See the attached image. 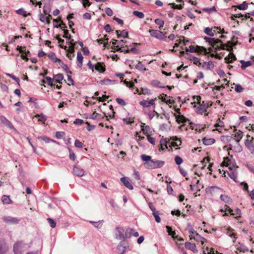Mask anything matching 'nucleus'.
<instances>
[{
	"mask_svg": "<svg viewBox=\"0 0 254 254\" xmlns=\"http://www.w3.org/2000/svg\"><path fill=\"white\" fill-rule=\"evenodd\" d=\"M190 60L192 61L193 62V64L196 65L197 66H199L201 65L200 60L197 57L191 56L190 58Z\"/></svg>",
	"mask_w": 254,
	"mask_h": 254,
	"instance_id": "38",
	"label": "nucleus"
},
{
	"mask_svg": "<svg viewBox=\"0 0 254 254\" xmlns=\"http://www.w3.org/2000/svg\"><path fill=\"white\" fill-rule=\"evenodd\" d=\"M236 249L240 252L245 253L249 251V249L244 245L239 243L236 246Z\"/></svg>",
	"mask_w": 254,
	"mask_h": 254,
	"instance_id": "20",
	"label": "nucleus"
},
{
	"mask_svg": "<svg viewBox=\"0 0 254 254\" xmlns=\"http://www.w3.org/2000/svg\"><path fill=\"white\" fill-rule=\"evenodd\" d=\"M1 201L3 204H11L12 200L10 199L8 195H3L1 197Z\"/></svg>",
	"mask_w": 254,
	"mask_h": 254,
	"instance_id": "32",
	"label": "nucleus"
},
{
	"mask_svg": "<svg viewBox=\"0 0 254 254\" xmlns=\"http://www.w3.org/2000/svg\"><path fill=\"white\" fill-rule=\"evenodd\" d=\"M44 12L45 14H41L40 16V20L43 22H44L45 21L46 22V20H47L46 15L48 14V13H47V12L45 9H44Z\"/></svg>",
	"mask_w": 254,
	"mask_h": 254,
	"instance_id": "52",
	"label": "nucleus"
},
{
	"mask_svg": "<svg viewBox=\"0 0 254 254\" xmlns=\"http://www.w3.org/2000/svg\"><path fill=\"white\" fill-rule=\"evenodd\" d=\"M174 116L176 117V121L179 124L185 123H186L187 121L190 122V120L187 119L183 115H177L176 114H174Z\"/></svg>",
	"mask_w": 254,
	"mask_h": 254,
	"instance_id": "16",
	"label": "nucleus"
},
{
	"mask_svg": "<svg viewBox=\"0 0 254 254\" xmlns=\"http://www.w3.org/2000/svg\"><path fill=\"white\" fill-rule=\"evenodd\" d=\"M16 13L24 17L27 16L26 11L23 8H21L16 10Z\"/></svg>",
	"mask_w": 254,
	"mask_h": 254,
	"instance_id": "51",
	"label": "nucleus"
},
{
	"mask_svg": "<svg viewBox=\"0 0 254 254\" xmlns=\"http://www.w3.org/2000/svg\"><path fill=\"white\" fill-rule=\"evenodd\" d=\"M206 251L207 252L208 254H217V251H214L213 248L209 249L208 247H206Z\"/></svg>",
	"mask_w": 254,
	"mask_h": 254,
	"instance_id": "64",
	"label": "nucleus"
},
{
	"mask_svg": "<svg viewBox=\"0 0 254 254\" xmlns=\"http://www.w3.org/2000/svg\"><path fill=\"white\" fill-rule=\"evenodd\" d=\"M220 211L225 212V213L222 215L223 216H228L229 214H230V215H235V214L233 213V210L227 205H225L224 209H221Z\"/></svg>",
	"mask_w": 254,
	"mask_h": 254,
	"instance_id": "12",
	"label": "nucleus"
},
{
	"mask_svg": "<svg viewBox=\"0 0 254 254\" xmlns=\"http://www.w3.org/2000/svg\"><path fill=\"white\" fill-rule=\"evenodd\" d=\"M68 151H69V158L70 160L72 161H74L75 160V154L72 151L71 149L68 148Z\"/></svg>",
	"mask_w": 254,
	"mask_h": 254,
	"instance_id": "61",
	"label": "nucleus"
},
{
	"mask_svg": "<svg viewBox=\"0 0 254 254\" xmlns=\"http://www.w3.org/2000/svg\"><path fill=\"white\" fill-rule=\"evenodd\" d=\"M3 222L9 224H16L19 223L21 219L18 218L13 217L10 216H5L2 218Z\"/></svg>",
	"mask_w": 254,
	"mask_h": 254,
	"instance_id": "4",
	"label": "nucleus"
},
{
	"mask_svg": "<svg viewBox=\"0 0 254 254\" xmlns=\"http://www.w3.org/2000/svg\"><path fill=\"white\" fill-rule=\"evenodd\" d=\"M1 122L6 127L11 129H14L12 123L8 121L5 117L1 116L0 117Z\"/></svg>",
	"mask_w": 254,
	"mask_h": 254,
	"instance_id": "14",
	"label": "nucleus"
},
{
	"mask_svg": "<svg viewBox=\"0 0 254 254\" xmlns=\"http://www.w3.org/2000/svg\"><path fill=\"white\" fill-rule=\"evenodd\" d=\"M203 143L206 145H210L213 144L215 140L214 138H206V137H204L202 139Z\"/></svg>",
	"mask_w": 254,
	"mask_h": 254,
	"instance_id": "31",
	"label": "nucleus"
},
{
	"mask_svg": "<svg viewBox=\"0 0 254 254\" xmlns=\"http://www.w3.org/2000/svg\"><path fill=\"white\" fill-rule=\"evenodd\" d=\"M141 130L145 134L148 135L149 133L151 132V128L149 126H145V124L141 123Z\"/></svg>",
	"mask_w": 254,
	"mask_h": 254,
	"instance_id": "22",
	"label": "nucleus"
},
{
	"mask_svg": "<svg viewBox=\"0 0 254 254\" xmlns=\"http://www.w3.org/2000/svg\"><path fill=\"white\" fill-rule=\"evenodd\" d=\"M133 229H127L125 231L126 238H130L133 235Z\"/></svg>",
	"mask_w": 254,
	"mask_h": 254,
	"instance_id": "42",
	"label": "nucleus"
},
{
	"mask_svg": "<svg viewBox=\"0 0 254 254\" xmlns=\"http://www.w3.org/2000/svg\"><path fill=\"white\" fill-rule=\"evenodd\" d=\"M212 30V28H210L209 27H206L204 29V32L207 35L212 37L214 36V32H213Z\"/></svg>",
	"mask_w": 254,
	"mask_h": 254,
	"instance_id": "43",
	"label": "nucleus"
},
{
	"mask_svg": "<svg viewBox=\"0 0 254 254\" xmlns=\"http://www.w3.org/2000/svg\"><path fill=\"white\" fill-rule=\"evenodd\" d=\"M61 48L64 49L65 51H68L69 52H71V53L74 54V49L77 48L76 47H71L67 49V47L66 46H61Z\"/></svg>",
	"mask_w": 254,
	"mask_h": 254,
	"instance_id": "48",
	"label": "nucleus"
},
{
	"mask_svg": "<svg viewBox=\"0 0 254 254\" xmlns=\"http://www.w3.org/2000/svg\"><path fill=\"white\" fill-rule=\"evenodd\" d=\"M38 139L40 140H42L44 141L46 143H48L50 141H54L53 140L49 138V137L46 136H41L38 137Z\"/></svg>",
	"mask_w": 254,
	"mask_h": 254,
	"instance_id": "54",
	"label": "nucleus"
},
{
	"mask_svg": "<svg viewBox=\"0 0 254 254\" xmlns=\"http://www.w3.org/2000/svg\"><path fill=\"white\" fill-rule=\"evenodd\" d=\"M118 38L120 37H124V38H127L128 37V32L125 30H117L116 31Z\"/></svg>",
	"mask_w": 254,
	"mask_h": 254,
	"instance_id": "26",
	"label": "nucleus"
},
{
	"mask_svg": "<svg viewBox=\"0 0 254 254\" xmlns=\"http://www.w3.org/2000/svg\"><path fill=\"white\" fill-rule=\"evenodd\" d=\"M199 106L196 107V112L198 114L202 115L203 113L206 112L207 109L212 105L211 103H205L202 101V103L199 102Z\"/></svg>",
	"mask_w": 254,
	"mask_h": 254,
	"instance_id": "3",
	"label": "nucleus"
},
{
	"mask_svg": "<svg viewBox=\"0 0 254 254\" xmlns=\"http://www.w3.org/2000/svg\"><path fill=\"white\" fill-rule=\"evenodd\" d=\"M254 139V137H252L251 140L248 138L245 142L246 146L253 154H254V145L253 142Z\"/></svg>",
	"mask_w": 254,
	"mask_h": 254,
	"instance_id": "10",
	"label": "nucleus"
},
{
	"mask_svg": "<svg viewBox=\"0 0 254 254\" xmlns=\"http://www.w3.org/2000/svg\"><path fill=\"white\" fill-rule=\"evenodd\" d=\"M64 79V75L63 74L59 73L54 76L53 80L56 83H61V81Z\"/></svg>",
	"mask_w": 254,
	"mask_h": 254,
	"instance_id": "30",
	"label": "nucleus"
},
{
	"mask_svg": "<svg viewBox=\"0 0 254 254\" xmlns=\"http://www.w3.org/2000/svg\"><path fill=\"white\" fill-rule=\"evenodd\" d=\"M234 137H235L236 141L239 142L243 137V132L240 131L236 132Z\"/></svg>",
	"mask_w": 254,
	"mask_h": 254,
	"instance_id": "39",
	"label": "nucleus"
},
{
	"mask_svg": "<svg viewBox=\"0 0 254 254\" xmlns=\"http://www.w3.org/2000/svg\"><path fill=\"white\" fill-rule=\"evenodd\" d=\"M48 57L54 63L61 62V60L56 57V56L54 53H51L49 54Z\"/></svg>",
	"mask_w": 254,
	"mask_h": 254,
	"instance_id": "35",
	"label": "nucleus"
},
{
	"mask_svg": "<svg viewBox=\"0 0 254 254\" xmlns=\"http://www.w3.org/2000/svg\"><path fill=\"white\" fill-rule=\"evenodd\" d=\"M175 161L177 165H180L183 162V160L181 157L176 156L175 157Z\"/></svg>",
	"mask_w": 254,
	"mask_h": 254,
	"instance_id": "56",
	"label": "nucleus"
},
{
	"mask_svg": "<svg viewBox=\"0 0 254 254\" xmlns=\"http://www.w3.org/2000/svg\"><path fill=\"white\" fill-rule=\"evenodd\" d=\"M189 233V237L190 240L192 239L194 236L195 235V234L197 233L195 232L194 229L190 226V228H188Z\"/></svg>",
	"mask_w": 254,
	"mask_h": 254,
	"instance_id": "37",
	"label": "nucleus"
},
{
	"mask_svg": "<svg viewBox=\"0 0 254 254\" xmlns=\"http://www.w3.org/2000/svg\"><path fill=\"white\" fill-rule=\"evenodd\" d=\"M155 23L159 26V29H161L163 27V25L164 24V20L161 19H159V18H157V19H156L155 20Z\"/></svg>",
	"mask_w": 254,
	"mask_h": 254,
	"instance_id": "45",
	"label": "nucleus"
},
{
	"mask_svg": "<svg viewBox=\"0 0 254 254\" xmlns=\"http://www.w3.org/2000/svg\"><path fill=\"white\" fill-rule=\"evenodd\" d=\"M232 7H236L240 10H246L248 7V3L246 1H244L242 4H238L237 5H234Z\"/></svg>",
	"mask_w": 254,
	"mask_h": 254,
	"instance_id": "29",
	"label": "nucleus"
},
{
	"mask_svg": "<svg viewBox=\"0 0 254 254\" xmlns=\"http://www.w3.org/2000/svg\"><path fill=\"white\" fill-rule=\"evenodd\" d=\"M165 164V162L161 160H152L151 162L145 163L144 167L148 169H154L163 167Z\"/></svg>",
	"mask_w": 254,
	"mask_h": 254,
	"instance_id": "2",
	"label": "nucleus"
},
{
	"mask_svg": "<svg viewBox=\"0 0 254 254\" xmlns=\"http://www.w3.org/2000/svg\"><path fill=\"white\" fill-rule=\"evenodd\" d=\"M135 68L139 70H146V68L144 67V65L140 62H139L135 65Z\"/></svg>",
	"mask_w": 254,
	"mask_h": 254,
	"instance_id": "50",
	"label": "nucleus"
},
{
	"mask_svg": "<svg viewBox=\"0 0 254 254\" xmlns=\"http://www.w3.org/2000/svg\"><path fill=\"white\" fill-rule=\"evenodd\" d=\"M73 172L74 174L78 177H82L84 174V170L83 169L80 168L76 166H74L73 168Z\"/></svg>",
	"mask_w": 254,
	"mask_h": 254,
	"instance_id": "11",
	"label": "nucleus"
},
{
	"mask_svg": "<svg viewBox=\"0 0 254 254\" xmlns=\"http://www.w3.org/2000/svg\"><path fill=\"white\" fill-rule=\"evenodd\" d=\"M24 244L23 242H17L14 244L13 251L15 254H22L23 251Z\"/></svg>",
	"mask_w": 254,
	"mask_h": 254,
	"instance_id": "6",
	"label": "nucleus"
},
{
	"mask_svg": "<svg viewBox=\"0 0 254 254\" xmlns=\"http://www.w3.org/2000/svg\"><path fill=\"white\" fill-rule=\"evenodd\" d=\"M176 141H173L171 143V146L173 147L179 146L181 145L182 141L180 139H176Z\"/></svg>",
	"mask_w": 254,
	"mask_h": 254,
	"instance_id": "60",
	"label": "nucleus"
},
{
	"mask_svg": "<svg viewBox=\"0 0 254 254\" xmlns=\"http://www.w3.org/2000/svg\"><path fill=\"white\" fill-rule=\"evenodd\" d=\"M125 245V242L124 241H122L120 243V244L118 245L117 248V252L119 254H123L126 250V246Z\"/></svg>",
	"mask_w": 254,
	"mask_h": 254,
	"instance_id": "15",
	"label": "nucleus"
},
{
	"mask_svg": "<svg viewBox=\"0 0 254 254\" xmlns=\"http://www.w3.org/2000/svg\"><path fill=\"white\" fill-rule=\"evenodd\" d=\"M166 228L169 235L171 236L174 239L178 238V236H176V232L175 231H173L171 227L169 226H166Z\"/></svg>",
	"mask_w": 254,
	"mask_h": 254,
	"instance_id": "21",
	"label": "nucleus"
},
{
	"mask_svg": "<svg viewBox=\"0 0 254 254\" xmlns=\"http://www.w3.org/2000/svg\"><path fill=\"white\" fill-rule=\"evenodd\" d=\"M121 181L123 183V184L129 190H132L133 189V187L132 184L129 182V181L127 179V178L123 177L121 178Z\"/></svg>",
	"mask_w": 254,
	"mask_h": 254,
	"instance_id": "17",
	"label": "nucleus"
},
{
	"mask_svg": "<svg viewBox=\"0 0 254 254\" xmlns=\"http://www.w3.org/2000/svg\"><path fill=\"white\" fill-rule=\"evenodd\" d=\"M124 83L130 88H132L134 86V83L132 81H127L125 80L124 81Z\"/></svg>",
	"mask_w": 254,
	"mask_h": 254,
	"instance_id": "62",
	"label": "nucleus"
},
{
	"mask_svg": "<svg viewBox=\"0 0 254 254\" xmlns=\"http://www.w3.org/2000/svg\"><path fill=\"white\" fill-rule=\"evenodd\" d=\"M16 50L17 51H19L20 53L22 54H25L26 56H28L30 54V52L29 51L26 50V48L25 46H18L17 48H16Z\"/></svg>",
	"mask_w": 254,
	"mask_h": 254,
	"instance_id": "24",
	"label": "nucleus"
},
{
	"mask_svg": "<svg viewBox=\"0 0 254 254\" xmlns=\"http://www.w3.org/2000/svg\"><path fill=\"white\" fill-rule=\"evenodd\" d=\"M196 52H198L200 54L204 53L205 55L207 54L206 49L204 47L199 46H197Z\"/></svg>",
	"mask_w": 254,
	"mask_h": 254,
	"instance_id": "46",
	"label": "nucleus"
},
{
	"mask_svg": "<svg viewBox=\"0 0 254 254\" xmlns=\"http://www.w3.org/2000/svg\"><path fill=\"white\" fill-rule=\"evenodd\" d=\"M47 220L52 228H54L56 227V222L54 220H53V219H52L51 218H48L47 219Z\"/></svg>",
	"mask_w": 254,
	"mask_h": 254,
	"instance_id": "49",
	"label": "nucleus"
},
{
	"mask_svg": "<svg viewBox=\"0 0 254 254\" xmlns=\"http://www.w3.org/2000/svg\"><path fill=\"white\" fill-rule=\"evenodd\" d=\"M204 39L206 42H208L209 45L212 47V48H210L209 50L211 52L212 51V48H213L215 50H223L225 48L224 45H223V42L219 39H215L214 38H210L208 37H205Z\"/></svg>",
	"mask_w": 254,
	"mask_h": 254,
	"instance_id": "1",
	"label": "nucleus"
},
{
	"mask_svg": "<svg viewBox=\"0 0 254 254\" xmlns=\"http://www.w3.org/2000/svg\"><path fill=\"white\" fill-rule=\"evenodd\" d=\"M185 246L186 249L191 251L194 253H196L198 252V250L196 248V245L195 244H192L190 242H187L185 243Z\"/></svg>",
	"mask_w": 254,
	"mask_h": 254,
	"instance_id": "13",
	"label": "nucleus"
},
{
	"mask_svg": "<svg viewBox=\"0 0 254 254\" xmlns=\"http://www.w3.org/2000/svg\"><path fill=\"white\" fill-rule=\"evenodd\" d=\"M220 198L222 201L225 202H228L230 200V198L226 195L221 194Z\"/></svg>",
	"mask_w": 254,
	"mask_h": 254,
	"instance_id": "63",
	"label": "nucleus"
},
{
	"mask_svg": "<svg viewBox=\"0 0 254 254\" xmlns=\"http://www.w3.org/2000/svg\"><path fill=\"white\" fill-rule=\"evenodd\" d=\"M83 57L80 52H78L77 54V65L79 67H81L82 66Z\"/></svg>",
	"mask_w": 254,
	"mask_h": 254,
	"instance_id": "27",
	"label": "nucleus"
},
{
	"mask_svg": "<svg viewBox=\"0 0 254 254\" xmlns=\"http://www.w3.org/2000/svg\"><path fill=\"white\" fill-rule=\"evenodd\" d=\"M244 89L242 87V86L240 84H236L235 87V90L237 93H241L244 91Z\"/></svg>",
	"mask_w": 254,
	"mask_h": 254,
	"instance_id": "58",
	"label": "nucleus"
},
{
	"mask_svg": "<svg viewBox=\"0 0 254 254\" xmlns=\"http://www.w3.org/2000/svg\"><path fill=\"white\" fill-rule=\"evenodd\" d=\"M149 32L152 36L159 40L164 39L166 41V36L164 35L162 32L156 30L150 29Z\"/></svg>",
	"mask_w": 254,
	"mask_h": 254,
	"instance_id": "5",
	"label": "nucleus"
},
{
	"mask_svg": "<svg viewBox=\"0 0 254 254\" xmlns=\"http://www.w3.org/2000/svg\"><path fill=\"white\" fill-rule=\"evenodd\" d=\"M116 238L119 240L126 239L125 231L123 227H116L115 228Z\"/></svg>",
	"mask_w": 254,
	"mask_h": 254,
	"instance_id": "7",
	"label": "nucleus"
},
{
	"mask_svg": "<svg viewBox=\"0 0 254 254\" xmlns=\"http://www.w3.org/2000/svg\"><path fill=\"white\" fill-rule=\"evenodd\" d=\"M156 115L158 116V114L155 110L150 111L148 113V116L150 120H151Z\"/></svg>",
	"mask_w": 254,
	"mask_h": 254,
	"instance_id": "55",
	"label": "nucleus"
},
{
	"mask_svg": "<svg viewBox=\"0 0 254 254\" xmlns=\"http://www.w3.org/2000/svg\"><path fill=\"white\" fill-rule=\"evenodd\" d=\"M7 248L4 244L0 243V254H3L7 251Z\"/></svg>",
	"mask_w": 254,
	"mask_h": 254,
	"instance_id": "41",
	"label": "nucleus"
},
{
	"mask_svg": "<svg viewBox=\"0 0 254 254\" xmlns=\"http://www.w3.org/2000/svg\"><path fill=\"white\" fill-rule=\"evenodd\" d=\"M74 145L75 147L79 148H82L83 147V144L78 139L75 140Z\"/></svg>",
	"mask_w": 254,
	"mask_h": 254,
	"instance_id": "59",
	"label": "nucleus"
},
{
	"mask_svg": "<svg viewBox=\"0 0 254 254\" xmlns=\"http://www.w3.org/2000/svg\"><path fill=\"white\" fill-rule=\"evenodd\" d=\"M236 44H237L236 43H234L233 44V46H235V45H236ZM223 45L225 46V47L224 48H225L224 50H227L230 51L232 49L233 43L231 41H229L226 44L223 43Z\"/></svg>",
	"mask_w": 254,
	"mask_h": 254,
	"instance_id": "36",
	"label": "nucleus"
},
{
	"mask_svg": "<svg viewBox=\"0 0 254 254\" xmlns=\"http://www.w3.org/2000/svg\"><path fill=\"white\" fill-rule=\"evenodd\" d=\"M39 118L38 121L41 122L42 124H45L47 120V117L43 114H37L34 116L33 118Z\"/></svg>",
	"mask_w": 254,
	"mask_h": 254,
	"instance_id": "25",
	"label": "nucleus"
},
{
	"mask_svg": "<svg viewBox=\"0 0 254 254\" xmlns=\"http://www.w3.org/2000/svg\"><path fill=\"white\" fill-rule=\"evenodd\" d=\"M234 229H232L230 227H229L227 229V232L226 234L231 238H232L234 239L233 242H235L237 237V234L234 232Z\"/></svg>",
	"mask_w": 254,
	"mask_h": 254,
	"instance_id": "18",
	"label": "nucleus"
},
{
	"mask_svg": "<svg viewBox=\"0 0 254 254\" xmlns=\"http://www.w3.org/2000/svg\"><path fill=\"white\" fill-rule=\"evenodd\" d=\"M168 141L166 138H162L160 141L159 150H164L168 148Z\"/></svg>",
	"mask_w": 254,
	"mask_h": 254,
	"instance_id": "19",
	"label": "nucleus"
},
{
	"mask_svg": "<svg viewBox=\"0 0 254 254\" xmlns=\"http://www.w3.org/2000/svg\"><path fill=\"white\" fill-rule=\"evenodd\" d=\"M152 214L154 216V218L155 219L157 223L160 222L161 219H160V217L159 216V211H155L154 212H153Z\"/></svg>",
	"mask_w": 254,
	"mask_h": 254,
	"instance_id": "53",
	"label": "nucleus"
},
{
	"mask_svg": "<svg viewBox=\"0 0 254 254\" xmlns=\"http://www.w3.org/2000/svg\"><path fill=\"white\" fill-rule=\"evenodd\" d=\"M241 63L242 64L241 68L243 69H245L246 67L252 64V63L250 61L245 62L244 61H241Z\"/></svg>",
	"mask_w": 254,
	"mask_h": 254,
	"instance_id": "40",
	"label": "nucleus"
},
{
	"mask_svg": "<svg viewBox=\"0 0 254 254\" xmlns=\"http://www.w3.org/2000/svg\"><path fill=\"white\" fill-rule=\"evenodd\" d=\"M90 119H93V120H100L101 119L103 118V117L101 115L99 114L96 112H94L90 116Z\"/></svg>",
	"mask_w": 254,
	"mask_h": 254,
	"instance_id": "33",
	"label": "nucleus"
},
{
	"mask_svg": "<svg viewBox=\"0 0 254 254\" xmlns=\"http://www.w3.org/2000/svg\"><path fill=\"white\" fill-rule=\"evenodd\" d=\"M141 159L145 161V163H147L148 162H151L152 160L151 159V157L150 156L146 155L145 154H142L141 155Z\"/></svg>",
	"mask_w": 254,
	"mask_h": 254,
	"instance_id": "44",
	"label": "nucleus"
},
{
	"mask_svg": "<svg viewBox=\"0 0 254 254\" xmlns=\"http://www.w3.org/2000/svg\"><path fill=\"white\" fill-rule=\"evenodd\" d=\"M133 14L139 18H142L144 17L143 13L138 11H134L133 12Z\"/></svg>",
	"mask_w": 254,
	"mask_h": 254,
	"instance_id": "57",
	"label": "nucleus"
},
{
	"mask_svg": "<svg viewBox=\"0 0 254 254\" xmlns=\"http://www.w3.org/2000/svg\"><path fill=\"white\" fill-rule=\"evenodd\" d=\"M192 239H194V240L196 242H200L202 245H203L204 243L206 241V240L204 238L201 237L198 233L195 234V235Z\"/></svg>",
	"mask_w": 254,
	"mask_h": 254,
	"instance_id": "28",
	"label": "nucleus"
},
{
	"mask_svg": "<svg viewBox=\"0 0 254 254\" xmlns=\"http://www.w3.org/2000/svg\"><path fill=\"white\" fill-rule=\"evenodd\" d=\"M96 70L103 72L105 71V65L103 63H97L95 66Z\"/></svg>",
	"mask_w": 254,
	"mask_h": 254,
	"instance_id": "23",
	"label": "nucleus"
},
{
	"mask_svg": "<svg viewBox=\"0 0 254 254\" xmlns=\"http://www.w3.org/2000/svg\"><path fill=\"white\" fill-rule=\"evenodd\" d=\"M169 5H171V7L173 8V9H182L183 7V6L182 4H176L175 3H170L169 4Z\"/></svg>",
	"mask_w": 254,
	"mask_h": 254,
	"instance_id": "47",
	"label": "nucleus"
},
{
	"mask_svg": "<svg viewBox=\"0 0 254 254\" xmlns=\"http://www.w3.org/2000/svg\"><path fill=\"white\" fill-rule=\"evenodd\" d=\"M156 99V98L154 99H151L149 101L143 100L140 102L139 104L140 105L145 108H148L153 106V108L154 109L155 107V101Z\"/></svg>",
	"mask_w": 254,
	"mask_h": 254,
	"instance_id": "9",
	"label": "nucleus"
},
{
	"mask_svg": "<svg viewBox=\"0 0 254 254\" xmlns=\"http://www.w3.org/2000/svg\"><path fill=\"white\" fill-rule=\"evenodd\" d=\"M132 45H133V47L129 48L128 46L126 45L125 47L123 46L119 48L117 50L120 52H125L127 53H129L130 52H134L136 50L135 46L137 45V43H132Z\"/></svg>",
	"mask_w": 254,
	"mask_h": 254,
	"instance_id": "8",
	"label": "nucleus"
},
{
	"mask_svg": "<svg viewBox=\"0 0 254 254\" xmlns=\"http://www.w3.org/2000/svg\"><path fill=\"white\" fill-rule=\"evenodd\" d=\"M225 60L228 63H232L236 60V57L233 54H230L228 57L225 58Z\"/></svg>",
	"mask_w": 254,
	"mask_h": 254,
	"instance_id": "34",
	"label": "nucleus"
}]
</instances>
